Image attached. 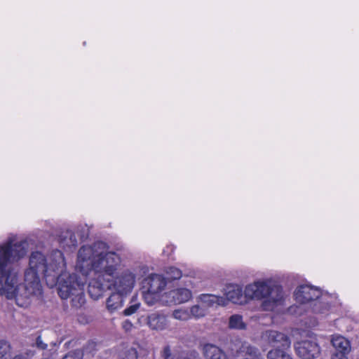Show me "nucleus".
Masks as SVG:
<instances>
[{
  "mask_svg": "<svg viewBox=\"0 0 359 359\" xmlns=\"http://www.w3.org/2000/svg\"><path fill=\"white\" fill-rule=\"evenodd\" d=\"M29 267L25 272V280L27 284L25 290L32 291L41 296L42 287L39 275L58 284V294L63 299H71L72 306L81 307L85 303L84 280L79 278L76 273L64 271L65 259L60 250L52 255L51 262L48 264L45 256L40 252H34L29 257Z\"/></svg>",
  "mask_w": 359,
  "mask_h": 359,
  "instance_id": "1",
  "label": "nucleus"
},
{
  "mask_svg": "<svg viewBox=\"0 0 359 359\" xmlns=\"http://www.w3.org/2000/svg\"><path fill=\"white\" fill-rule=\"evenodd\" d=\"M27 248L26 241H16L15 238L0 245V294L8 299H15L20 305L23 304L20 301L39 297L30 290H25L27 285L25 280L22 284H18V271L11 265L25 256Z\"/></svg>",
  "mask_w": 359,
  "mask_h": 359,
  "instance_id": "2",
  "label": "nucleus"
},
{
  "mask_svg": "<svg viewBox=\"0 0 359 359\" xmlns=\"http://www.w3.org/2000/svg\"><path fill=\"white\" fill-rule=\"evenodd\" d=\"M109 249L107 244L102 241L82 246L78 252V266L81 269L89 268L102 278H113L116 274L121 259Z\"/></svg>",
  "mask_w": 359,
  "mask_h": 359,
  "instance_id": "3",
  "label": "nucleus"
},
{
  "mask_svg": "<svg viewBox=\"0 0 359 359\" xmlns=\"http://www.w3.org/2000/svg\"><path fill=\"white\" fill-rule=\"evenodd\" d=\"M245 297L248 299H262L261 307L264 311H272L283 299L282 288L271 281H256L245 287Z\"/></svg>",
  "mask_w": 359,
  "mask_h": 359,
  "instance_id": "4",
  "label": "nucleus"
},
{
  "mask_svg": "<svg viewBox=\"0 0 359 359\" xmlns=\"http://www.w3.org/2000/svg\"><path fill=\"white\" fill-rule=\"evenodd\" d=\"M135 276L128 270L123 271L121 274L109 278V290L121 294L130 292L135 285Z\"/></svg>",
  "mask_w": 359,
  "mask_h": 359,
  "instance_id": "5",
  "label": "nucleus"
},
{
  "mask_svg": "<svg viewBox=\"0 0 359 359\" xmlns=\"http://www.w3.org/2000/svg\"><path fill=\"white\" fill-rule=\"evenodd\" d=\"M297 355L302 359H316L320 355V347L315 337H309L294 344Z\"/></svg>",
  "mask_w": 359,
  "mask_h": 359,
  "instance_id": "6",
  "label": "nucleus"
},
{
  "mask_svg": "<svg viewBox=\"0 0 359 359\" xmlns=\"http://www.w3.org/2000/svg\"><path fill=\"white\" fill-rule=\"evenodd\" d=\"M321 292L310 285H301L294 292L295 299L302 309H308L313 302L320 297Z\"/></svg>",
  "mask_w": 359,
  "mask_h": 359,
  "instance_id": "7",
  "label": "nucleus"
},
{
  "mask_svg": "<svg viewBox=\"0 0 359 359\" xmlns=\"http://www.w3.org/2000/svg\"><path fill=\"white\" fill-rule=\"evenodd\" d=\"M262 339L272 346L288 348L290 346L289 337L276 330H266L262 336Z\"/></svg>",
  "mask_w": 359,
  "mask_h": 359,
  "instance_id": "8",
  "label": "nucleus"
},
{
  "mask_svg": "<svg viewBox=\"0 0 359 359\" xmlns=\"http://www.w3.org/2000/svg\"><path fill=\"white\" fill-rule=\"evenodd\" d=\"M167 285L166 279L159 274H151L142 281V288L148 292L159 294Z\"/></svg>",
  "mask_w": 359,
  "mask_h": 359,
  "instance_id": "9",
  "label": "nucleus"
},
{
  "mask_svg": "<svg viewBox=\"0 0 359 359\" xmlns=\"http://www.w3.org/2000/svg\"><path fill=\"white\" fill-rule=\"evenodd\" d=\"M109 288V278H102L101 276H97L96 278H93L89 282L88 291L91 298L96 300Z\"/></svg>",
  "mask_w": 359,
  "mask_h": 359,
  "instance_id": "10",
  "label": "nucleus"
},
{
  "mask_svg": "<svg viewBox=\"0 0 359 359\" xmlns=\"http://www.w3.org/2000/svg\"><path fill=\"white\" fill-rule=\"evenodd\" d=\"M333 299L334 297L328 294H321L307 309L316 313H325L333 303Z\"/></svg>",
  "mask_w": 359,
  "mask_h": 359,
  "instance_id": "11",
  "label": "nucleus"
},
{
  "mask_svg": "<svg viewBox=\"0 0 359 359\" xmlns=\"http://www.w3.org/2000/svg\"><path fill=\"white\" fill-rule=\"evenodd\" d=\"M147 325L153 330L161 331L168 327L166 316L160 312L150 313L147 316Z\"/></svg>",
  "mask_w": 359,
  "mask_h": 359,
  "instance_id": "12",
  "label": "nucleus"
},
{
  "mask_svg": "<svg viewBox=\"0 0 359 359\" xmlns=\"http://www.w3.org/2000/svg\"><path fill=\"white\" fill-rule=\"evenodd\" d=\"M226 304L230 301L234 304H242L243 302V291L238 285H229L225 289Z\"/></svg>",
  "mask_w": 359,
  "mask_h": 359,
  "instance_id": "13",
  "label": "nucleus"
},
{
  "mask_svg": "<svg viewBox=\"0 0 359 359\" xmlns=\"http://www.w3.org/2000/svg\"><path fill=\"white\" fill-rule=\"evenodd\" d=\"M60 246L67 250H72L77 245V240L74 233L71 230L61 232L58 238Z\"/></svg>",
  "mask_w": 359,
  "mask_h": 359,
  "instance_id": "14",
  "label": "nucleus"
},
{
  "mask_svg": "<svg viewBox=\"0 0 359 359\" xmlns=\"http://www.w3.org/2000/svg\"><path fill=\"white\" fill-rule=\"evenodd\" d=\"M201 304L207 309L215 306H225L226 299L223 297L212 294H202L199 296Z\"/></svg>",
  "mask_w": 359,
  "mask_h": 359,
  "instance_id": "15",
  "label": "nucleus"
},
{
  "mask_svg": "<svg viewBox=\"0 0 359 359\" xmlns=\"http://www.w3.org/2000/svg\"><path fill=\"white\" fill-rule=\"evenodd\" d=\"M203 351L206 359H228L225 352L214 344H205Z\"/></svg>",
  "mask_w": 359,
  "mask_h": 359,
  "instance_id": "16",
  "label": "nucleus"
},
{
  "mask_svg": "<svg viewBox=\"0 0 359 359\" xmlns=\"http://www.w3.org/2000/svg\"><path fill=\"white\" fill-rule=\"evenodd\" d=\"M191 292L187 288H178L170 292V297L175 304H182L191 298Z\"/></svg>",
  "mask_w": 359,
  "mask_h": 359,
  "instance_id": "17",
  "label": "nucleus"
},
{
  "mask_svg": "<svg viewBox=\"0 0 359 359\" xmlns=\"http://www.w3.org/2000/svg\"><path fill=\"white\" fill-rule=\"evenodd\" d=\"M334 351L350 353L351 346L350 341L341 335L333 336L331 340Z\"/></svg>",
  "mask_w": 359,
  "mask_h": 359,
  "instance_id": "18",
  "label": "nucleus"
},
{
  "mask_svg": "<svg viewBox=\"0 0 359 359\" xmlns=\"http://www.w3.org/2000/svg\"><path fill=\"white\" fill-rule=\"evenodd\" d=\"M123 294L115 292L107 298L106 302L107 309L113 313L123 306Z\"/></svg>",
  "mask_w": 359,
  "mask_h": 359,
  "instance_id": "19",
  "label": "nucleus"
},
{
  "mask_svg": "<svg viewBox=\"0 0 359 359\" xmlns=\"http://www.w3.org/2000/svg\"><path fill=\"white\" fill-rule=\"evenodd\" d=\"M241 351L244 352L245 355H248V358L250 359H263L262 355L259 350L255 346H250L248 343H244L242 344Z\"/></svg>",
  "mask_w": 359,
  "mask_h": 359,
  "instance_id": "20",
  "label": "nucleus"
},
{
  "mask_svg": "<svg viewBox=\"0 0 359 359\" xmlns=\"http://www.w3.org/2000/svg\"><path fill=\"white\" fill-rule=\"evenodd\" d=\"M229 327L233 330H245L246 324L244 323L242 316L233 314L229 317Z\"/></svg>",
  "mask_w": 359,
  "mask_h": 359,
  "instance_id": "21",
  "label": "nucleus"
},
{
  "mask_svg": "<svg viewBox=\"0 0 359 359\" xmlns=\"http://www.w3.org/2000/svg\"><path fill=\"white\" fill-rule=\"evenodd\" d=\"M267 359H292V358L285 351L276 348L269 351Z\"/></svg>",
  "mask_w": 359,
  "mask_h": 359,
  "instance_id": "22",
  "label": "nucleus"
},
{
  "mask_svg": "<svg viewBox=\"0 0 359 359\" xmlns=\"http://www.w3.org/2000/svg\"><path fill=\"white\" fill-rule=\"evenodd\" d=\"M189 311L190 313V318L191 317L200 318L205 316L207 313V309L203 305H194L191 307Z\"/></svg>",
  "mask_w": 359,
  "mask_h": 359,
  "instance_id": "23",
  "label": "nucleus"
},
{
  "mask_svg": "<svg viewBox=\"0 0 359 359\" xmlns=\"http://www.w3.org/2000/svg\"><path fill=\"white\" fill-rule=\"evenodd\" d=\"M172 316L177 320H187L190 318L189 309H179L173 311Z\"/></svg>",
  "mask_w": 359,
  "mask_h": 359,
  "instance_id": "24",
  "label": "nucleus"
},
{
  "mask_svg": "<svg viewBox=\"0 0 359 359\" xmlns=\"http://www.w3.org/2000/svg\"><path fill=\"white\" fill-rule=\"evenodd\" d=\"M0 359H11V347L6 341H0Z\"/></svg>",
  "mask_w": 359,
  "mask_h": 359,
  "instance_id": "25",
  "label": "nucleus"
},
{
  "mask_svg": "<svg viewBox=\"0 0 359 359\" xmlns=\"http://www.w3.org/2000/svg\"><path fill=\"white\" fill-rule=\"evenodd\" d=\"M143 297L145 302L149 306L154 304L159 299L158 294L148 292L146 290L143 291Z\"/></svg>",
  "mask_w": 359,
  "mask_h": 359,
  "instance_id": "26",
  "label": "nucleus"
},
{
  "mask_svg": "<svg viewBox=\"0 0 359 359\" xmlns=\"http://www.w3.org/2000/svg\"><path fill=\"white\" fill-rule=\"evenodd\" d=\"M83 353L79 349L68 352L62 359H83Z\"/></svg>",
  "mask_w": 359,
  "mask_h": 359,
  "instance_id": "27",
  "label": "nucleus"
},
{
  "mask_svg": "<svg viewBox=\"0 0 359 359\" xmlns=\"http://www.w3.org/2000/svg\"><path fill=\"white\" fill-rule=\"evenodd\" d=\"M167 274L169 279L177 280L182 277V271L175 267H170L167 271Z\"/></svg>",
  "mask_w": 359,
  "mask_h": 359,
  "instance_id": "28",
  "label": "nucleus"
},
{
  "mask_svg": "<svg viewBox=\"0 0 359 359\" xmlns=\"http://www.w3.org/2000/svg\"><path fill=\"white\" fill-rule=\"evenodd\" d=\"M76 233L81 240H86L89 235V229L87 225H81L77 227Z\"/></svg>",
  "mask_w": 359,
  "mask_h": 359,
  "instance_id": "29",
  "label": "nucleus"
},
{
  "mask_svg": "<svg viewBox=\"0 0 359 359\" xmlns=\"http://www.w3.org/2000/svg\"><path fill=\"white\" fill-rule=\"evenodd\" d=\"M140 303H135L128 307H127L123 311V313L124 316H131L136 313V311L140 309Z\"/></svg>",
  "mask_w": 359,
  "mask_h": 359,
  "instance_id": "30",
  "label": "nucleus"
},
{
  "mask_svg": "<svg viewBox=\"0 0 359 359\" xmlns=\"http://www.w3.org/2000/svg\"><path fill=\"white\" fill-rule=\"evenodd\" d=\"M171 355L170 347L169 346H165L161 351V356L163 359H170Z\"/></svg>",
  "mask_w": 359,
  "mask_h": 359,
  "instance_id": "31",
  "label": "nucleus"
},
{
  "mask_svg": "<svg viewBox=\"0 0 359 359\" xmlns=\"http://www.w3.org/2000/svg\"><path fill=\"white\" fill-rule=\"evenodd\" d=\"M349 353L334 351L332 354V359H348Z\"/></svg>",
  "mask_w": 359,
  "mask_h": 359,
  "instance_id": "32",
  "label": "nucleus"
},
{
  "mask_svg": "<svg viewBox=\"0 0 359 359\" xmlns=\"http://www.w3.org/2000/svg\"><path fill=\"white\" fill-rule=\"evenodd\" d=\"M36 345L39 348L46 349L47 348V344H45L41 337H38L36 340Z\"/></svg>",
  "mask_w": 359,
  "mask_h": 359,
  "instance_id": "33",
  "label": "nucleus"
},
{
  "mask_svg": "<svg viewBox=\"0 0 359 359\" xmlns=\"http://www.w3.org/2000/svg\"><path fill=\"white\" fill-rule=\"evenodd\" d=\"M178 359H200L196 353H191L184 355H181Z\"/></svg>",
  "mask_w": 359,
  "mask_h": 359,
  "instance_id": "34",
  "label": "nucleus"
},
{
  "mask_svg": "<svg viewBox=\"0 0 359 359\" xmlns=\"http://www.w3.org/2000/svg\"><path fill=\"white\" fill-rule=\"evenodd\" d=\"M122 327L126 331V332H128L130 331L132 327H133V324L132 323L128 320H124L123 323H122Z\"/></svg>",
  "mask_w": 359,
  "mask_h": 359,
  "instance_id": "35",
  "label": "nucleus"
},
{
  "mask_svg": "<svg viewBox=\"0 0 359 359\" xmlns=\"http://www.w3.org/2000/svg\"><path fill=\"white\" fill-rule=\"evenodd\" d=\"M130 351L133 355V358L136 359L137 358V352H136V351L135 349L132 348V349L130 350Z\"/></svg>",
  "mask_w": 359,
  "mask_h": 359,
  "instance_id": "36",
  "label": "nucleus"
}]
</instances>
